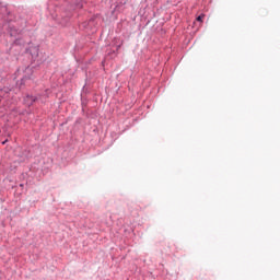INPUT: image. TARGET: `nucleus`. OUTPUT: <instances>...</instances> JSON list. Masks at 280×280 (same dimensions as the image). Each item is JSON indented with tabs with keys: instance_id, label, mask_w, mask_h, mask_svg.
Wrapping results in <instances>:
<instances>
[{
	"instance_id": "obj_1",
	"label": "nucleus",
	"mask_w": 280,
	"mask_h": 280,
	"mask_svg": "<svg viewBox=\"0 0 280 280\" xmlns=\"http://www.w3.org/2000/svg\"><path fill=\"white\" fill-rule=\"evenodd\" d=\"M202 19H205V14L199 15V16L197 18V21H198L199 23H202Z\"/></svg>"
},
{
	"instance_id": "obj_3",
	"label": "nucleus",
	"mask_w": 280,
	"mask_h": 280,
	"mask_svg": "<svg viewBox=\"0 0 280 280\" xmlns=\"http://www.w3.org/2000/svg\"><path fill=\"white\" fill-rule=\"evenodd\" d=\"M32 102H36V100L34 97H31Z\"/></svg>"
},
{
	"instance_id": "obj_2",
	"label": "nucleus",
	"mask_w": 280,
	"mask_h": 280,
	"mask_svg": "<svg viewBox=\"0 0 280 280\" xmlns=\"http://www.w3.org/2000/svg\"><path fill=\"white\" fill-rule=\"evenodd\" d=\"M10 30V36H16V30H12V27Z\"/></svg>"
}]
</instances>
